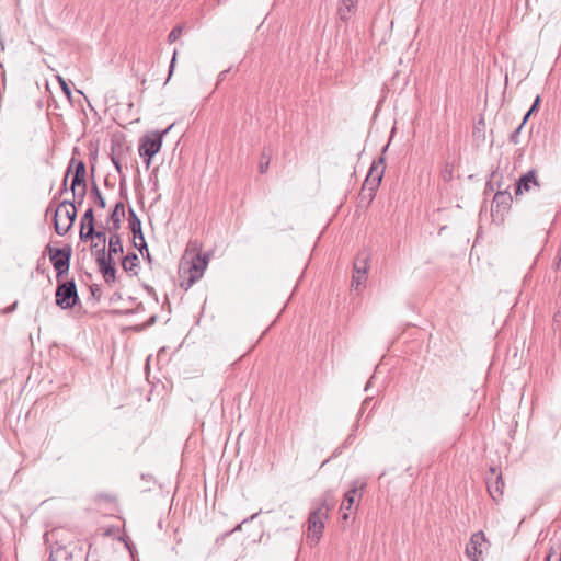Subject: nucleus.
<instances>
[{
	"instance_id": "f257e3e1",
	"label": "nucleus",
	"mask_w": 561,
	"mask_h": 561,
	"mask_svg": "<svg viewBox=\"0 0 561 561\" xmlns=\"http://www.w3.org/2000/svg\"><path fill=\"white\" fill-rule=\"evenodd\" d=\"M53 202L46 209V214L53 213L55 231L58 236H65L72 227L77 218L76 203L71 199H64L53 209Z\"/></svg>"
},
{
	"instance_id": "f03ea898",
	"label": "nucleus",
	"mask_w": 561,
	"mask_h": 561,
	"mask_svg": "<svg viewBox=\"0 0 561 561\" xmlns=\"http://www.w3.org/2000/svg\"><path fill=\"white\" fill-rule=\"evenodd\" d=\"M333 505L334 497L332 491L324 492L320 506L313 510L308 518L310 530L309 538L311 541H319L322 535V529L324 528V519L328 518V512Z\"/></svg>"
},
{
	"instance_id": "7ed1b4c3",
	"label": "nucleus",
	"mask_w": 561,
	"mask_h": 561,
	"mask_svg": "<svg viewBox=\"0 0 561 561\" xmlns=\"http://www.w3.org/2000/svg\"><path fill=\"white\" fill-rule=\"evenodd\" d=\"M173 124L170 125L162 131H151L145 134L140 140L138 146L139 156L144 159L146 168H150L152 158L160 151L163 137L171 130Z\"/></svg>"
},
{
	"instance_id": "20e7f679",
	"label": "nucleus",
	"mask_w": 561,
	"mask_h": 561,
	"mask_svg": "<svg viewBox=\"0 0 561 561\" xmlns=\"http://www.w3.org/2000/svg\"><path fill=\"white\" fill-rule=\"evenodd\" d=\"M45 253L48 254L53 267L56 271V279L60 280L68 275L72 257V248L66 244L62 248H54L47 244Z\"/></svg>"
},
{
	"instance_id": "39448f33",
	"label": "nucleus",
	"mask_w": 561,
	"mask_h": 561,
	"mask_svg": "<svg viewBox=\"0 0 561 561\" xmlns=\"http://www.w3.org/2000/svg\"><path fill=\"white\" fill-rule=\"evenodd\" d=\"M55 302L62 310L71 309L80 302L75 279L57 280Z\"/></svg>"
},
{
	"instance_id": "423d86ee",
	"label": "nucleus",
	"mask_w": 561,
	"mask_h": 561,
	"mask_svg": "<svg viewBox=\"0 0 561 561\" xmlns=\"http://www.w3.org/2000/svg\"><path fill=\"white\" fill-rule=\"evenodd\" d=\"M385 172V158L379 157L373 162L369 168L368 174L364 181L362 192H368V198L371 201L375 197L376 191L379 187Z\"/></svg>"
},
{
	"instance_id": "0eeeda50",
	"label": "nucleus",
	"mask_w": 561,
	"mask_h": 561,
	"mask_svg": "<svg viewBox=\"0 0 561 561\" xmlns=\"http://www.w3.org/2000/svg\"><path fill=\"white\" fill-rule=\"evenodd\" d=\"M488 548V541L482 530L473 533L466 546L465 553L472 561H483V551Z\"/></svg>"
},
{
	"instance_id": "6e6552de",
	"label": "nucleus",
	"mask_w": 561,
	"mask_h": 561,
	"mask_svg": "<svg viewBox=\"0 0 561 561\" xmlns=\"http://www.w3.org/2000/svg\"><path fill=\"white\" fill-rule=\"evenodd\" d=\"M128 228L133 233L134 247L141 253L142 250L148 251L147 243L141 229V221L133 207L128 208ZM147 257L150 260L149 252H147Z\"/></svg>"
},
{
	"instance_id": "1a4fd4ad",
	"label": "nucleus",
	"mask_w": 561,
	"mask_h": 561,
	"mask_svg": "<svg viewBox=\"0 0 561 561\" xmlns=\"http://www.w3.org/2000/svg\"><path fill=\"white\" fill-rule=\"evenodd\" d=\"M488 492L494 501H497L503 495L504 481L501 472L497 469L491 467L485 477Z\"/></svg>"
},
{
	"instance_id": "9d476101",
	"label": "nucleus",
	"mask_w": 561,
	"mask_h": 561,
	"mask_svg": "<svg viewBox=\"0 0 561 561\" xmlns=\"http://www.w3.org/2000/svg\"><path fill=\"white\" fill-rule=\"evenodd\" d=\"M365 483L358 480L352 483L351 489L344 494V500L341 504L342 518L346 520L348 518L347 511L353 510L356 496H362L360 491L364 489Z\"/></svg>"
},
{
	"instance_id": "9b49d317",
	"label": "nucleus",
	"mask_w": 561,
	"mask_h": 561,
	"mask_svg": "<svg viewBox=\"0 0 561 561\" xmlns=\"http://www.w3.org/2000/svg\"><path fill=\"white\" fill-rule=\"evenodd\" d=\"M540 184L537 179L536 170H529L525 174H523L515 186V197L523 195L524 193L529 192L533 187H539Z\"/></svg>"
},
{
	"instance_id": "f8f14e48",
	"label": "nucleus",
	"mask_w": 561,
	"mask_h": 561,
	"mask_svg": "<svg viewBox=\"0 0 561 561\" xmlns=\"http://www.w3.org/2000/svg\"><path fill=\"white\" fill-rule=\"evenodd\" d=\"M68 168H70V171L73 168V175H72V180H71L70 190L75 191L76 187L87 186V181H85L87 168H85V163L82 160H78L77 161L75 158H72L70 160V164H69Z\"/></svg>"
},
{
	"instance_id": "ddd939ff",
	"label": "nucleus",
	"mask_w": 561,
	"mask_h": 561,
	"mask_svg": "<svg viewBox=\"0 0 561 561\" xmlns=\"http://www.w3.org/2000/svg\"><path fill=\"white\" fill-rule=\"evenodd\" d=\"M94 227H95V224H94L93 208L89 207L85 210V213L83 214V216L81 217L80 233H79L80 240L88 241V240L92 239V233H94Z\"/></svg>"
},
{
	"instance_id": "4468645a",
	"label": "nucleus",
	"mask_w": 561,
	"mask_h": 561,
	"mask_svg": "<svg viewBox=\"0 0 561 561\" xmlns=\"http://www.w3.org/2000/svg\"><path fill=\"white\" fill-rule=\"evenodd\" d=\"M358 0H341L337 7V16L341 21L347 22L356 12Z\"/></svg>"
},
{
	"instance_id": "2eb2a0df",
	"label": "nucleus",
	"mask_w": 561,
	"mask_h": 561,
	"mask_svg": "<svg viewBox=\"0 0 561 561\" xmlns=\"http://www.w3.org/2000/svg\"><path fill=\"white\" fill-rule=\"evenodd\" d=\"M100 273L102 274L104 282L106 284H112L116 282V267L114 261H104L101 260L100 265H98Z\"/></svg>"
},
{
	"instance_id": "dca6fc26",
	"label": "nucleus",
	"mask_w": 561,
	"mask_h": 561,
	"mask_svg": "<svg viewBox=\"0 0 561 561\" xmlns=\"http://www.w3.org/2000/svg\"><path fill=\"white\" fill-rule=\"evenodd\" d=\"M208 264V255L204 254L197 255V263L194 262L192 270H191V276L188 279V285H192L196 279L201 278L203 276L204 270L206 268Z\"/></svg>"
},
{
	"instance_id": "f3484780",
	"label": "nucleus",
	"mask_w": 561,
	"mask_h": 561,
	"mask_svg": "<svg viewBox=\"0 0 561 561\" xmlns=\"http://www.w3.org/2000/svg\"><path fill=\"white\" fill-rule=\"evenodd\" d=\"M123 242L121 236L114 231L108 238L107 260L114 261V255L123 253Z\"/></svg>"
},
{
	"instance_id": "a211bd4d",
	"label": "nucleus",
	"mask_w": 561,
	"mask_h": 561,
	"mask_svg": "<svg viewBox=\"0 0 561 561\" xmlns=\"http://www.w3.org/2000/svg\"><path fill=\"white\" fill-rule=\"evenodd\" d=\"M513 197L508 191V187L501 190L499 187V191L494 195L493 204L496 206L497 210H506L511 207Z\"/></svg>"
},
{
	"instance_id": "6ab92c4d",
	"label": "nucleus",
	"mask_w": 561,
	"mask_h": 561,
	"mask_svg": "<svg viewBox=\"0 0 561 561\" xmlns=\"http://www.w3.org/2000/svg\"><path fill=\"white\" fill-rule=\"evenodd\" d=\"M122 267L126 273H130V275H138L139 268V257L135 252H128L127 255L123 257Z\"/></svg>"
},
{
	"instance_id": "aec40b11",
	"label": "nucleus",
	"mask_w": 561,
	"mask_h": 561,
	"mask_svg": "<svg viewBox=\"0 0 561 561\" xmlns=\"http://www.w3.org/2000/svg\"><path fill=\"white\" fill-rule=\"evenodd\" d=\"M125 216V206L123 202H117L114 209L108 215L107 220L112 222V229L117 232L121 228L122 218Z\"/></svg>"
},
{
	"instance_id": "412c9836",
	"label": "nucleus",
	"mask_w": 561,
	"mask_h": 561,
	"mask_svg": "<svg viewBox=\"0 0 561 561\" xmlns=\"http://www.w3.org/2000/svg\"><path fill=\"white\" fill-rule=\"evenodd\" d=\"M369 254L365 251L357 254L353 264V271L357 274H366L368 271Z\"/></svg>"
},
{
	"instance_id": "4be33fe9",
	"label": "nucleus",
	"mask_w": 561,
	"mask_h": 561,
	"mask_svg": "<svg viewBox=\"0 0 561 561\" xmlns=\"http://www.w3.org/2000/svg\"><path fill=\"white\" fill-rule=\"evenodd\" d=\"M90 197L94 201L95 205L100 207L101 209L106 207V201L104 196L102 195L98 184L93 182L91 190H90Z\"/></svg>"
},
{
	"instance_id": "5701e85b",
	"label": "nucleus",
	"mask_w": 561,
	"mask_h": 561,
	"mask_svg": "<svg viewBox=\"0 0 561 561\" xmlns=\"http://www.w3.org/2000/svg\"><path fill=\"white\" fill-rule=\"evenodd\" d=\"M111 161H112L115 170L119 174V192L122 194L123 191L125 190L126 178H125V175L123 174V171H122L121 158L118 156L112 153L111 154Z\"/></svg>"
},
{
	"instance_id": "b1692460",
	"label": "nucleus",
	"mask_w": 561,
	"mask_h": 561,
	"mask_svg": "<svg viewBox=\"0 0 561 561\" xmlns=\"http://www.w3.org/2000/svg\"><path fill=\"white\" fill-rule=\"evenodd\" d=\"M92 253L95 255V262L100 265L101 260L107 261V252L105 249V244L99 245V243H93L91 245Z\"/></svg>"
},
{
	"instance_id": "393cba45",
	"label": "nucleus",
	"mask_w": 561,
	"mask_h": 561,
	"mask_svg": "<svg viewBox=\"0 0 561 561\" xmlns=\"http://www.w3.org/2000/svg\"><path fill=\"white\" fill-rule=\"evenodd\" d=\"M545 561H561V545L551 546Z\"/></svg>"
},
{
	"instance_id": "a878e982",
	"label": "nucleus",
	"mask_w": 561,
	"mask_h": 561,
	"mask_svg": "<svg viewBox=\"0 0 561 561\" xmlns=\"http://www.w3.org/2000/svg\"><path fill=\"white\" fill-rule=\"evenodd\" d=\"M484 129H485V122L484 118L481 117L473 127V137L476 139L484 140Z\"/></svg>"
},
{
	"instance_id": "bb28decb",
	"label": "nucleus",
	"mask_w": 561,
	"mask_h": 561,
	"mask_svg": "<svg viewBox=\"0 0 561 561\" xmlns=\"http://www.w3.org/2000/svg\"><path fill=\"white\" fill-rule=\"evenodd\" d=\"M72 194L73 199L71 202L76 203V207L82 205L87 194V186L76 187L75 191H72Z\"/></svg>"
},
{
	"instance_id": "cd10ccee",
	"label": "nucleus",
	"mask_w": 561,
	"mask_h": 561,
	"mask_svg": "<svg viewBox=\"0 0 561 561\" xmlns=\"http://www.w3.org/2000/svg\"><path fill=\"white\" fill-rule=\"evenodd\" d=\"M366 282V274H357V273H353V277H352V284L351 286L355 289H359L360 286H363Z\"/></svg>"
},
{
	"instance_id": "c85d7f7f",
	"label": "nucleus",
	"mask_w": 561,
	"mask_h": 561,
	"mask_svg": "<svg viewBox=\"0 0 561 561\" xmlns=\"http://www.w3.org/2000/svg\"><path fill=\"white\" fill-rule=\"evenodd\" d=\"M70 174V168L67 169L66 174L64 176L61 187L59 192L54 196L53 202L56 201L58 197H60L62 194H65L68 191L67 184H68V176Z\"/></svg>"
},
{
	"instance_id": "c756f323",
	"label": "nucleus",
	"mask_w": 561,
	"mask_h": 561,
	"mask_svg": "<svg viewBox=\"0 0 561 561\" xmlns=\"http://www.w3.org/2000/svg\"><path fill=\"white\" fill-rule=\"evenodd\" d=\"M182 32H183V27L182 26L178 25V26L173 27L172 31L168 35L169 43L175 42L180 37Z\"/></svg>"
},
{
	"instance_id": "7c9ffc66",
	"label": "nucleus",
	"mask_w": 561,
	"mask_h": 561,
	"mask_svg": "<svg viewBox=\"0 0 561 561\" xmlns=\"http://www.w3.org/2000/svg\"><path fill=\"white\" fill-rule=\"evenodd\" d=\"M523 127L518 126L515 130H513L510 135V141L517 145L519 142V135Z\"/></svg>"
},
{
	"instance_id": "2f4dec72",
	"label": "nucleus",
	"mask_w": 561,
	"mask_h": 561,
	"mask_svg": "<svg viewBox=\"0 0 561 561\" xmlns=\"http://www.w3.org/2000/svg\"><path fill=\"white\" fill-rule=\"evenodd\" d=\"M96 238L102 244L106 243V233L105 230H95L94 233H92V239Z\"/></svg>"
},
{
	"instance_id": "473e14b6",
	"label": "nucleus",
	"mask_w": 561,
	"mask_h": 561,
	"mask_svg": "<svg viewBox=\"0 0 561 561\" xmlns=\"http://www.w3.org/2000/svg\"><path fill=\"white\" fill-rule=\"evenodd\" d=\"M442 176L445 182H449L453 179V168L446 164L442 172Z\"/></svg>"
},
{
	"instance_id": "72a5a7b5",
	"label": "nucleus",
	"mask_w": 561,
	"mask_h": 561,
	"mask_svg": "<svg viewBox=\"0 0 561 561\" xmlns=\"http://www.w3.org/2000/svg\"><path fill=\"white\" fill-rule=\"evenodd\" d=\"M58 81L60 83V87H61V90L62 92L68 96L70 98L71 96V89L70 87L68 85V83L59 76L58 77Z\"/></svg>"
},
{
	"instance_id": "f704fd0d",
	"label": "nucleus",
	"mask_w": 561,
	"mask_h": 561,
	"mask_svg": "<svg viewBox=\"0 0 561 561\" xmlns=\"http://www.w3.org/2000/svg\"><path fill=\"white\" fill-rule=\"evenodd\" d=\"M91 295L96 300H100L101 298V288L98 284H93L90 286Z\"/></svg>"
},
{
	"instance_id": "c9c22d12",
	"label": "nucleus",
	"mask_w": 561,
	"mask_h": 561,
	"mask_svg": "<svg viewBox=\"0 0 561 561\" xmlns=\"http://www.w3.org/2000/svg\"><path fill=\"white\" fill-rule=\"evenodd\" d=\"M176 50L173 53V56H172V59H171V62H170V67H169V76L165 80V83L170 80V77L173 72V69H174V64H175V58H176Z\"/></svg>"
},
{
	"instance_id": "e433bc0d",
	"label": "nucleus",
	"mask_w": 561,
	"mask_h": 561,
	"mask_svg": "<svg viewBox=\"0 0 561 561\" xmlns=\"http://www.w3.org/2000/svg\"><path fill=\"white\" fill-rule=\"evenodd\" d=\"M260 513H261V511H260V512H257V513H255V514H253V515H251L249 518L243 519V520H242V522H241V523H240V524H239V525H238L233 530H239V529H241V526H242L243 524H245V523H248V522H250V520L255 519V518H256V516H257Z\"/></svg>"
},
{
	"instance_id": "4c0bfd02",
	"label": "nucleus",
	"mask_w": 561,
	"mask_h": 561,
	"mask_svg": "<svg viewBox=\"0 0 561 561\" xmlns=\"http://www.w3.org/2000/svg\"><path fill=\"white\" fill-rule=\"evenodd\" d=\"M539 105H540V96L537 95L533 105L530 106V108L528 111H530V113H535L539 108Z\"/></svg>"
},
{
	"instance_id": "58836bf2",
	"label": "nucleus",
	"mask_w": 561,
	"mask_h": 561,
	"mask_svg": "<svg viewBox=\"0 0 561 561\" xmlns=\"http://www.w3.org/2000/svg\"><path fill=\"white\" fill-rule=\"evenodd\" d=\"M268 164H270L268 159L265 162L261 161L260 165H259L260 172L265 173L267 171Z\"/></svg>"
},
{
	"instance_id": "ea45409f",
	"label": "nucleus",
	"mask_w": 561,
	"mask_h": 561,
	"mask_svg": "<svg viewBox=\"0 0 561 561\" xmlns=\"http://www.w3.org/2000/svg\"><path fill=\"white\" fill-rule=\"evenodd\" d=\"M357 427H358V424H355V425H354L353 433H351V434L347 436V438H346L345 443L351 444V443L353 442V439L355 438V431L357 430Z\"/></svg>"
},
{
	"instance_id": "a19ab883",
	"label": "nucleus",
	"mask_w": 561,
	"mask_h": 561,
	"mask_svg": "<svg viewBox=\"0 0 561 561\" xmlns=\"http://www.w3.org/2000/svg\"><path fill=\"white\" fill-rule=\"evenodd\" d=\"M533 114H534V113H530V111H527V113L524 115L523 121H522V123L519 124V126L524 127V125L526 124V122L529 119V117H530Z\"/></svg>"
},
{
	"instance_id": "79ce46f5",
	"label": "nucleus",
	"mask_w": 561,
	"mask_h": 561,
	"mask_svg": "<svg viewBox=\"0 0 561 561\" xmlns=\"http://www.w3.org/2000/svg\"><path fill=\"white\" fill-rule=\"evenodd\" d=\"M16 306H18V301H15L13 305H11L10 307H8V308L5 309V312H12L13 310H15Z\"/></svg>"
},
{
	"instance_id": "37998d69",
	"label": "nucleus",
	"mask_w": 561,
	"mask_h": 561,
	"mask_svg": "<svg viewBox=\"0 0 561 561\" xmlns=\"http://www.w3.org/2000/svg\"><path fill=\"white\" fill-rule=\"evenodd\" d=\"M121 298H122L121 294H119V293H115V294H113V296L111 297V301H116V300H118V299H121Z\"/></svg>"
},
{
	"instance_id": "c03bdc74",
	"label": "nucleus",
	"mask_w": 561,
	"mask_h": 561,
	"mask_svg": "<svg viewBox=\"0 0 561 561\" xmlns=\"http://www.w3.org/2000/svg\"><path fill=\"white\" fill-rule=\"evenodd\" d=\"M370 398H366L362 404V409H360V413L363 412L364 408L366 407V404H368Z\"/></svg>"
},
{
	"instance_id": "a18cd8bd",
	"label": "nucleus",
	"mask_w": 561,
	"mask_h": 561,
	"mask_svg": "<svg viewBox=\"0 0 561 561\" xmlns=\"http://www.w3.org/2000/svg\"><path fill=\"white\" fill-rule=\"evenodd\" d=\"M560 318H561V313L560 312L556 313L554 317H553L554 322L560 321Z\"/></svg>"
},
{
	"instance_id": "49530a36",
	"label": "nucleus",
	"mask_w": 561,
	"mask_h": 561,
	"mask_svg": "<svg viewBox=\"0 0 561 561\" xmlns=\"http://www.w3.org/2000/svg\"><path fill=\"white\" fill-rule=\"evenodd\" d=\"M371 379L373 377L369 379V381L366 383V387H365V391H368L370 386H371Z\"/></svg>"
},
{
	"instance_id": "de8ad7c7",
	"label": "nucleus",
	"mask_w": 561,
	"mask_h": 561,
	"mask_svg": "<svg viewBox=\"0 0 561 561\" xmlns=\"http://www.w3.org/2000/svg\"><path fill=\"white\" fill-rule=\"evenodd\" d=\"M156 318H157L156 316L151 317L150 323H154L156 322Z\"/></svg>"
},
{
	"instance_id": "09e8293b",
	"label": "nucleus",
	"mask_w": 561,
	"mask_h": 561,
	"mask_svg": "<svg viewBox=\"0 0 561 561\" xmlns=\"http://www.w3.org/2000/svg\"><path fill=\"white\" fill-rule=\"evenodd\" d=\"M226 72H227V71H221V72H220V75H219L220 79H221V78H224V76L226 75Z\"/></svg>"
},
{
	"instance_id": "8fccbe9b",
	"label": "nucleus",
	"mask_w": 561,
	"mask_h": 561,
	"mask_svg": "<svg viewBox=\"0 0 561 561\" xmlns=\"http://www.w3.org/2000/svg\"><path fill=\"white\" fill-rule=\"evenodd\" d=\"M486 187H490L491 190H493V187L491 186V182L490 181L486 183Z\"/></svg>"
}]
</instances>
